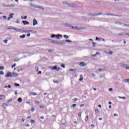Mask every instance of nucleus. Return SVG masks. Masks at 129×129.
Segmentation results:
<instances>
[{
  "label": "nucleus",
  "mask_w": 129,
  "mask_h": 129,
  "mask_svg": "<svg viewBox=\"0 0 129 129\" xmlns=\"http://www.w3.org/2000/svg\"><path fill=\"white\" fill-rule=\"evenodd\" d=\"M36 25H38V21L36 19H34L33 20V26H36Z\"/></svg>",
  "instance_id": "obj_6"
},
{
  "label": "nucleus",
  "mask_w": 129,
  "mask_h": 129,
  "mask_svg": "<svg viewBox=\"0 0 129 129\" xmlns=\"http://www.w3.org/2000/svg\"><path fill=\"white\" fill-rule=\"evenodd\" d=\"M10 7H15V5H10Z\"/></svg>",
  "instance_id": "obj_59"
},
{
  "label": "nucleus",
  "mask_w": 129,
  "mask_h": 129,
  "mask_svg": "<svg viewBox=\"0 0 129 129\" xmlns=\"http://www.w3.org/2000/svg\"><path fill=\"white\" fill-rule=\"evenodd\" d=\"M80 66H81L82 67L85 66V63L83 61H82L80 63Z\"/></svg>",
  "instance_id": "obj_12"
},
{
  "label": "nucleus",
  "mask_w": 129,
  "mask_h": 129,
  "mask_svg": "<svg viewBox=\"0 0 129 129\" xmlns=\"http://www.w3.org/2000/svg\"><path fill=\"white\" fill-rule=\"evenodd\" d=\"M35 70H36V71H39V68L36 67L35 68Z\"/></svg>",
  "instance_id": "obj_40"
},
{
  "label": "nucleus",
  "mask_w": 129,
  "mask_h": 129,
  "mask_svg": "<svg viewBox=\"0 0 129 129\" xmlns=\"http://www.w3.org/2000/svg\"><path fill=\"white\" fill-rule=\"evenodd\" d=\"M17 64L14 63L12 66V68H14V67H16Z\"/></svg>",
  "instance_id": "obj_34"
},
{
  "label": "nucleus",
  "mask_w": 129,
  "mask_h": 129,
  "mask_svg": "<svg viewBox=\"0 0 129 129\" xmlns=\"http://www.w3.org/2000/svg\"><path fill=\"white\" fill-rule=\"evenodd\" d=\"M125 97H122V99H125Z\"/></svg>",
  "instance_id": "obj_57"
},
{
  "label": "nucleus",
  "mask_w": 129,
  "mask_h": 129,
  "mask_svg": "<svg viewBox=\"0 0 129 129\" xmlns=\"http://www.w3.org/2000/svg\"><path fill=\"white\" fill-rule=\"evenodd\" d=\"M96 41H98V40H99V38H98V37H96Z\"/></svg>",
  "instance_id": "obj_60"
},
{
  "label": "nucleus",
  "mask_w": 129,
  "mask_h": 129,
  "mask_svg": "<svg viewBox=\"0 0 129 129\" xmlns=\"http://www.w3.org/2000/svg\"><path fill=\"white\" fill-rule=\"evenodd\" d=\"M20 38H26V35H23L22 36H20Z\"/></svg>",
  "instance_id": "obj_26"
},
{
  "label": "nucleus",
  "mask_w": 129,
  "mask_h": 129,
  "mask_svg": "<svg viewBox=\"0 0 129 129\" xmlns=\"http://www.w3.org/2000/svg\"><path fill=\"white\" fill-rule=\"evenodd\" d=\"M124 82L126 83V82H129V79H126L124 80Z\"/></svg>",
  "instance_id": "obj_18"
},
{
  "label": "nucleus",
  "mask_w": 129,
  "mask_h": 129,
  "mask_svg": "<svg viewBox=\"0 0 129 129\" xmlns=\"http://www.w3.org/2000/svg\"><path fill=\"white\" fill-rule=\"evenodd\" d=\"M66 42H67L68 43H71V41L68 39L66 40Z\"/></svg>",
  "instance_id": "obj_31"
},
{
  "label": "nucleus",
  "mask_w": 129,
  "mask_h": 129,
  "mask_svg": "<svg viewBox=\"0 0 129 129\" xmlns=\"http://www.w3.org/2000/svg\"><path fill=\"white\" fill-rule=\"evenodd\" d=\"M4 43H5V44H7V43H8V40H4Z\"/></svg>",
  "instance_id": "obj_42"
},
{
  "label": "nucleus",
  "mask_w": 129,
  "mask_h": 129,
  "mask_svg": "<svg viewBox=\"0 0 129 129\" xmlns=\"http://www.w3.org/2000/svg\"><path fill=\"white\" fill-rule=\"evenodd\" d=\"M98 54H99V53L96 52V53L95 54V55H96H96H98Z\"/></svg>",
  "instance_id": "obj_62"
},
{
  "label": "nucleus",
  "mask_w": 129,
  "mask_h": 129,
  "mask_svg": "<svg viewBox=\"0 0 129 129\" xmlns=\"http://www.w3.org/2000/svg\"><path fill=\"white\" fill-rule=\"evenodd\" d=\"M27 104H31V102H26Z\"/></svg>",
  "instance_id": "obj_51"
},
{
  "label": "nucleus",
  "mask_w": 129,
  "mask_h": 129,
  "mask_svg": "<svg viewBox=\"0 0 129 129\" xmlns=\"http://www.w3.org/2000/svg\"><path fill=\"white\" fill-rule=\"evenodd\" d=\"M48 52H52V49H49V50H48Z\"/></svg>",
  "instance_id": "obj_64"
},
{
  "label": "nucleus",
  "mask_w": 129,
  "mask_h": 129,
  "mask_svg": "<svg viewBox=\"0 0 129 129\" xmlns=\"http://www.w3.org/2000/svg\"><path fill=\"white\" fill-rule=\"evenodd\" d=\"M8 87L9 88H11L12 87L11 86V85H8Z\"/></svg>",
  "instance_id": "obj_61"
},
{
  "label": "nucleus",
  "mask_w": 129,
  "mask_h": 129,
  "mask_svg": "<svg viewBox=\"0 0 129 129\" xmlns=\"http://www.w3.org/2000/svg\"><path fill=\"white\" fill-rule=\"evenodd\" d=\"M2 105H3V106L4 107H5V108H6V107H7V106H8V104H7V103H3V104H2Z\"/></svg>",
  "instance_id": "obj_15"
},
{
  "label": "nucleus",
  "mask_w": 129,
  "mask_h": 129,
  "mask_svg": "<svg viewBox=\"0 0 129 129\" xmlns=\"http://www.w3.org/2000/svg\"><path fill=\"white\" fill-rule=\"evenodd\" d=\"M73 29H75V30H77L78 31H80L84 29V27H79L78 26H76L75 27H73Z\"/></svg>",
  "instance_id": "obj_3"
},
{
  "label": "nucleus",
  "mask_w": 129,
  "mask_h": 129,
  "mask_svg": "<svg viewBox=\"0 0 129 129\" xmlns=\"http://www.w3.org/2000/svg\"><path fill=\"white\" fill-rule=\"evenodd\" d=\"M22 98H21V97H20V98H19L18 99V102H22Z\"/></svg>",
  "instance_id": "obj_14"
},
{
  "label": "nucleus",
  "mask_w": 129,
  "mask_h": 129,
  "mask_svg": "<svg viewBox=\"0 0 129 129\" xmlns=\"http://www.w3.org/2000/svg\"><path fill=\"white\" fill-rule=\"evenodd\" d=\"M101 15V13H99V14H88V16H99Z\"/></svg>",
  "instance_id": "obj_10"
},
{
  "label": "nucleus",
  "mask_w": 129,
  "mask_h": 129,
  "mask_svg": "<svg viewBox=\"0 0 129 129\" xmlns=\"http://www.w3.org/2000/svg\"><path fill=\"white\" fill-rule=\"evenodd\" d=\"M61 67H62V68H65V64H61Z\"/></svg>",
  "instance_id": "obj_33"
},
{
  "label": "nucleus",
  "mask_w": 129,
  "mask_h": 129,
  "mask_svg": "<svg viewBox=\"0 0 129 129\" xmlns=\"http://www.w3.org/2000/svg\"><path fill=\"white\" fill-rule=\"evenodd\" d=\"M44 105H40V108H44Z\"/></svg>",
  "instance_id": "obj_39"
},
{
  "label": "nucleus",
  "mask_w": 129,
  "mask_h": 129,
  "mask_svg": "<svg viewBox=\"0 0 129 129\" xmlns=\"http://www.w3.org/2000/svg\"><path fill=\"white\" fill-rule=\"evenodd\" d=\"M78 100V99L77 98H75L73 99V101H74L75 102L76 101H77Z\"/></svg>",
  "instance_id": "obj_27"
},
{
  "label": "nucleus",
  "mask_w": 129,
  "mask_h": 129,
  "mask_svg": "<svg viewBox=\"0 0 129 129\" xmlns=\"http://www.w3.org/2000/svg\"><path fill=\"white\" fill-rule=\"evenodd\" d=\"M22 23L25 25H30V23H29V22H28L27 21H23Z\"/></svg>",
  "instance_id": "obj_9"
},
{
  "label": "nucleus",
  "mask_w": 129,
  "mask_h": 129,
  "mask_svg": "<svg viewBox=\"0 0 129 129\" xmlns=\"http://www.w3.org/2000/svg\"><path fill=\"white\" fill-rule=\"evenodd\" d=\"M18 74L16 73H13L11 75V77H17Z\"/></svg>",
  "instance_id": "obj_7"
},
{
  "label": "nucleus",
  "mask_w": 129,
  "mask_h": 129,
  "mask_svg": "<svg viewBox=\"0 0 129 129\" xmlns=\"http://www.w3.org/2000/svg\"><path fill=\"white\" fill-rule=\"evenodd\" d=\"M9 30H15V31H17V32H21V29L14 28V27H8Z\"/></svg>",
  "instance_id": "obj_2"
},
{
  "label": "nucleus",
  "mask_w": 129,
  "mask_h": 129,
  "mask_svg": "<svg viewBox=\"0 0 129 129\" xmlns=\"http://www.w3.org/2000/svg\"><path fill=\"white\" fill-rule=\"evenodd\" d=\"M57 45H64V44H65L64 42H60V41H58L57 42V43H56Z\"/></svg>",
  "instance_id": "obj_11"
},
{
  "label": "nucleus",
  "mask_w": 129,
  "mask_h": 129,
  "mask_svg": "<svg viewBox=\"0 0 129 129\" xmlns=\"http://www.w3.org/2000/svg\"><path fill=\"white\" fill-rule=\"evenodd\" d=\"M54 83H58V81H53Z\"/></svg>",
  "instance_id": "obj_46"
},
{
  "label": "nucleus",
  "mask_w": 129,
  "mask_h": 129,
  "mask_svg": "<svg viewBox=\"0 0 129 129\" xmlns=\"http://www.w3.org/2000/svg\"><path fill=\"white\" fill-rule=\"evenodd\" d=\"M5 77L8 78L9 77H12V73L11 72H8L7 74L5 75Z\"/></svg>",
  "instance_id": "obj_5"
},
{
  "label": "nucleus",
  "mask_w": 129,
  "mask_h": 129,
  "mask_svg": "<svg viewBox=\"0 0 129 129\" xmlns=\"http://www.w3.org/2000/svg\"><path fill=\"white\" fill-rule=\"evenodd\" d=\"M31 116H28V117H27V118L28 119H29L30 118H31Z\"/></svg>",
  "instance_id": "obj_53"
},
{
  "label": "nucleus",
  "mask_w": 129,
  "mask_h": 129,
  "mask_svg": "<svg viewBox=\"0 0 129 129\" xmlns=\"http://www.w3.org/2000/svg\"><path fill=\"white\" fill-rule=\"evenodd\" d=\"M25 121V118H22L21 122H24Z\"/></svg>",
  "instance_id": "obj_36"
},
{
  "label": "nucleus",
  "mask_w": 129,
  "mask_h": 129,
  "mask_svg": "<svg viewBox=\"0 0 129 129\" xmlns=\"http://www.w3.org/2000/svg\"><path fill=\"white\" fill-rule=\"evenodd\" d=\"M57 41H56V40H52L51 41V43H52L53 44H57Z\"/></svg>",
  "instance_id": "obj_17"
},
{
  "label": "nucleus",
  "mask_w": 129,
  "mask_h": 129,
  "mask_svg": "<svg viewBox=\"0 0 129 129\" xmlns=\"http://www.w3.org/2000/svg\"><path fill=\"white\" fill-rule=\"evenodd\" d=\"M25 126H30V125H29V124H27L26 125H25Z\"/></svg>",
  "instance_id": "obj_58"
},
{
  "label": "nucleus",
  "mask_w": 129,
  "mask_h": 129,
  "mask_svg": "<svg viewBox=\"0 0 129 129\" xmlns=\"http://www.w3.org/2000/svg\"><path fill=\"white\" fill-rule=\"evenodd\" d=\"M67 5H68V6H69V7H72V6H71V4H69V3H67Z\"/></svg>",
  "instance_id": "obj_41"
},
{
  "label": "nucleus",
  "mask_w": 129,
  "mask_h": 129,
  "mask_svg": "<svg viewBox=\"0 0 129 129\" xmlns=\"http://www.w3.org/2000/svg\"><path fill=\"white\" fill-rule=\"evenodd\" d=\"M14 14H11L10 15H9V17L12 19L13 18H14Z\"/></svg>",
  "instance_id": "obj_16"
},
{
  "label": "nucleus",
  "mask_w": 129,
  "mask_h": 129,
  "mask_svg": "<svg viewBox=\"0 0 129 129\" xmlns=\"http://www.w3.org/2000/svg\"><path fill=\"white\" fill-rule=\"evenodd\" d=\"M14 85H15V86H16V87L20 86V84H17V83H15Z\"/></svg>",
  "instance_id": "obj_29"
},
{
  "label": "nucleus",
  "mask_w": 129,
  "mask_h": 129,
  "mask_svg": "<svg viewBox=\"0 0 129 129\" xmlns=\"http://www.w3.org/2000/svg\"><path fill=\"white\" fill-rule=\"evenodd\" d=\"M75 106H76V104H74L72 105V107H73V108H75Z\"/></svg>",
  "instance_id": "obj_30"
},
{
  "label": "nucleus",
  "mask_w": 129,
  "mask_h": 129,
  "mask_svg": "<svg viewBox=\"0 0 129 129\" xmlns=\"http://www.w3.org/2000/svg\"><path fill=\"white\" fill-rule=\"evenodd\" d=\"M122 35H123V33H120L118 34V36H122Z\"/></svg>",
  "instance_id": "obj_38"
},
{
  "label": "nucleus",
  "mask_w": 129,
  "mask_h": 129,
  "mask_svg": "<svg viewBox=\"0 0 129 129\" xmlns=\"http://www.w3.org/2000/svg\"><path fill=\"white\" fill-rule=\"evenodd\" d=\"M5 75V73H4V72L3 71L0 72V75Z\"/></svg>",
  "instance_id": "obj_22"
},
{
  "label": "nucleus",
  "mask_w": 129,
  "mask_h": 129,
  "mask_svg": "<svg viewBox=\"0 0 129 129\" xmlns=\"http://www.w3.org/2000/svg\"><path fill=\"white\" fill-rule=\"evenodd\" d=\"M51 70L52 71L56 70V71H59V70H62V69H61L60 67L57 68V66H55L51 68Z\"/></svg>",
  "instance_id": "obj_1"
},
{
  "label": "nucleus",
  "mask_w": 129,
  "mask_h": 129,
  "mask_svg": "<svg viewBox=\"0 0 129 129\" xmlns=\"http://www.w3.org/2000/svg\"><path fill=\"white\" fill-rule=\"evenodd\" d=\"M40 118H41V119H44V116H41L40 117Z\"/></svg>",
  "instance_id": "obj_50"
},
{
  "label": "nucleus",
  "mask_w": 129,
  "mask_h": 129,
  "mask_svg": "<svg viewBox=\"0 0 129 129\" xmlns=\"http://www.w3.org/2000/svg\"><path fill=\"white\" fill-rule=\"evenodd\" d=\"M24 20H26L27 19V16H25L23 17Z\"/></svg>",
  "instance_id": "obj_48"
},
{
  "label": "nucleus",
  "mask_w": 129,
  "mask_h": 129,
  "mask_svg": "<svg viewBox=\"0 0 129 129\" xmlns=\"http://www.w3.org/2000/svg\"><path fill=\"white\" fill-rule=\"evenodd\" d=\"M4 19H5L6 20V19H7V17L6 16H3Z\"/></svg>",
  "instance_id": "obj_55"
},
{
  "label": "nucleus",
  "mask_w": 129,
  "mask_h": 129,
  "mask_svg": "<svg viewBox=\"0 0 129 129\" xmlns=\"http://www.w3.org/2000/svg\"><path fill=\"white\" fill-rule=\"evenodd\" d=\"M35 103H36L37 104H39V103H40V102H39V101H38V100H36V101H35Z\"/></svg>",
  "instance_id": "obj_35"
},
{
  "label": "nucleus",
  "mask_w": 129,
  "mask_h": 129,
  "mask_svg": "<svg viewBox=\"0 0 129 129\" xmlns=\"http://www.w3.org/2000/svg\"><path fill=\"white\" fill-rule=\"evenodd\" d=\"M124 67L126 69H129V67L127 66V64H125Z\"/></svg>",
  "instance_id": "obj_21"
},
{
  "label": "nucleus",
  "mask_w": 129,
  "mask_h": 129,
  "mask_svg": "<svg viewBox=\"0 0 129 129\" xmlns=\"http://www.w3.org/2000/svg\"><path fill=\"white\" fill-rule=\"evenodd\" d=\"M98 71H103L104 70H103V69H98Z\"/></svg>",
  "instance_id": "obj_37"
},
{
  "label": "nucleus",
  "mask_w": 129,
  "mask_h": 129,
  "mask_svg": "<svg viewBox=\"0 0 129 129\" xmlns=\"http://www.w3.org/2000/svg\"><path fill=\"white\" fill-rule=\"evenodd\" d=\"M82 80H83V78L79 79V81H82Z\"/></svg>",
  "instance_id": "obj_44"
},
{
  "label": "nucleus",
  "mask_w": 129,
  "mask_h": 129,
  "mask_svg": "<svg viewBox=\"0 0 129 129\" xmlns=\"http://www.w3.org/2000/svg\"><path fill=\"white\" fill-rule=\"evenodd\" d=\"M85 120V121H87V120H88V116H86Z\"/></svg>",
  "instance_id": "obj_25"
},
{
  "label": "nucleus",
  "mask_w": 129,
  "mask_h": 129,
  "mask_svg": "<svg viewBox=\"0 0 129 129\" xmlns=\"http://www.w3.org/2000/svg\"><path fill=\"white\" fill-rule=\"evenodd\" d=\"M3 99H6V96L4 95H0V100H3Z\"/></svg>",
  "instance_id": "obj_8"
},
{
  "label": "nucleus",
  "mask_w": 129,
  "mask_h": 129,
  "mask_svg": "<svg viewBox=\"0 0 129 129\" xmlns=\"http://www.w3.org/2000/svg\"><path fill=\"white\" fill-rule=\"evenodd\" d=\"M37 74H38V75H39V74H42V72H41V71L38 72V73Z\"/></svg>",
  "instance_id": "obj_45"
},
{
  "label": "nucleus",
  "mask_w": 129,
  "mask_h": 129,
  "mask_svg": "<svg viewBox=\"0 0 129 129\" xmlns=\"http://www.w3.org/2000/svg\"><path fill=\"white\" fill-rule=\"evenodd\" d=\"M62 3H63V4H66L67 5V3H67V2H62Z\"/></svg>",
  "instance_id": "obj_63"
},
{
  "label": "nucleus",
  "mask_w": 129,
  "mask_h": 129,
  "mask_svg": "<svg viewBox=\"0 0 129 129\" xmlns=\"http://www.w3.org/2000/svg\"><path fill=\"white\" fill-rule=\"evenodd\" d=\"M112 90H113L112 88L109 89V91H112Z\"/></svg>",
  "instance_id": "obj_47"
},
{
  "label": "nucleus",
  "mask_w": 129,
  "mask_h": 129,
  "mask_svg": "<svg viewBox=\"0 0 129 129\" xmlns=\"http://www.w3.org/2000/svg\"><path fill=\"white\" fill-rule=\"evenodd\" d=\"M109 54L110 55H112L113 54V52H112V51H109Z\"/></svg>",
  "instance_id": "obj_23"
},
{
  "label": "nucleus",
  "mask_w": 129,
  "mask_h": 129,
  "mask_svg": "<svg viewBox=\"0 0 129 129\" xmlns=\"http://www.w3.org/2000/svg\"><path fill=\"white\" fill-rule=\"evenodd\" d=\"M95 111L96 113H98V112H99V111L98 110V109H96L95 110Z\"/></svg>",
  "instance_id": "obj_24"
},
{
  "label": "nucleus",
  "mask_w": 129,
  "mask_h": 129,
  "mask_svg": "<svg viewBox=\"0 0 129 129\" xmlns=\"http://www.w3.org/2000/svg\"><path fill=\"white\" fill-rule=\"evenodd\" d=\"M91 126L92 127H94L95 125H94V124H92L91 125Z\"/></svg>",
  "instance_id": "obj_49"
},
{
  "label": "nucleus",
  "mask_w": 129,
  "mask_h": 129,
  "mask_svg": "<svg viewBox=\"0 0 129 129\" xmlns=\"http://www.w3.org/2000/svg\"><path fill=\"white\" fill-rule=\"evenodd\" d=\"M30 36H31V34L30 33H28L27 34V37H30Z\"/></svg>",
  "instance_id": "obj_54"
},
{
  "label": "nucleus",
  "mask_w": 129,
  "mask_h": 129,
  "mask_svg": "<svg viewBox=\"0 0 129 129\" xmlns=\"http://www.w3.org/2000/svg\"><path fill=\"white\" fill-rule=\"evenodd\" d=\"M30 121H31V123H35V120L32 119V120H31Z\"/></svg>",
  "instance_id": "obj_32"
},
{
  "label": "nucleus",
  "mask_w": 129,
  "mask_h": 129,
  "mask_svg": "<svg viewBox=\"0 0 129 129\" xmlns=\"http://www.w3.org/2000/svg\"><path fill=\"white\" fill-rule=\"evenodd\" d=\"M83 106H84V104H82L80 105V107H83Z\"/></svg>",
  "instance_id": "obj_43"
},
{
  "label": "nucleus",
  "mask_w": 129,
  "mask_h": 129,
  "mask_svg": "<svg viewBox=\"0 0 129 129\" xmlns=\"http://www.w3.org/2000/svg\"><path fill=\"white\" fill-rule=\"evenodd\" d=\"M113 115H114V116H117V115H118V114H114Z\"/></svg>",
  "instance_id": "obj_52"
},
{
  "label": "nucleus",
  "mask_w": 129,
  "mask_h": 129,
  "mask_svg": "<svg viewBox=\"0 0 129 129\" xmlns=\"http://www.w3.org/2000/svg\"><path fill=\"white\" fill-rule=\"evenodd\" d=\"M34 110H35V109H34V108H32V109H31V111H34Z\"/></svg>",
  "instance_id": "obj_56"
},
{
  "label": "nucleus",
  "mask_w": 129,
  "mask_h": 129,
  "mask_svg": "<svg viewBox=\"0 0 129 129\" xmlns=\"http://www.w3.org/2000/svg\"><path fill=\"white\" fill-rule=\"evenodd\" d=\"M5 68H4V66H1L0 67V70H4Z\"/></svg>",
  "instance_id": "obj_28"
},
{
  "label": "nucleus",
  "mask_w": 129,
  "mask_h": 129,
  "mask_svg": "<svg viewBox=\"0 0 129 129\" xmlns=\"http://www.w3.org/2000/svg\"><path fill=\"white\" fill-rule=\"evenodd\" d=\"M81 114H82V113L81 112L78 113V115L79 117H81Z\"/></svg>",
  "instance_id": "obj_20"
},
{
  "label": "nucleus",
  "mask_w": 129,
  "mask_h": 129,
  "mask_svg": "<svg viewBox=\"0 0 129 129\" xmlns=\"http://www.w3.org/2000/svg\"><path fill=\"white\" fill-rule=\"evenodd\" d=\"M30 95L36 96L37 95V93L34 92H31Z\"/></svg>",
  "instance_id": "obj_13"
},
{
  "label": "nucleus",
  "mask_w": 129,
  "mask_h": 129,
  "mask_svg": "<svg viewBox=\"0 0 129 129\" xmlns=\"http://www.w3.org/2000/svg\"><path fill=\"white\" fill-rule=\"evenodd\" d=\"M63 38H66V39H68L69 38V36H68L66 35H63Z\"/></svg>",
  "instance_id": "obj_19"
},
{
  "label": "nucleus",
  "mask_w": 129,
  "mask_h": 129,
  "mask_svg": "<svg viewBox=\"0 0 129 129\" xmlns=\"http://www.w3.org/2000/svg\"><path fill=\"white\" fill-rule=\"evenodd\" d=\"M51 38H57V39H60L59 37H62V35L60 34H58L57 35L53 34L51 36Z\"/></svg>",
  "instance_id": "obj_4"
}]
</instances>
